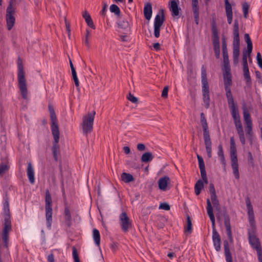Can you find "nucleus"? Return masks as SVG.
<instances>
[{"instance_id":"8","label":"nucleus","mask_w":262,"mask_h":262,"mask_svg":"<svg viewBox=\"0 0 262 262\" xmlns=\"http://www.w3.org/2000/svg\"><path fill=\"white\" fill-rule=\"evenodd\" d=\"M230 156L231 162V166L233 169V173L235 178L238 180L239 179V173L238 170L237 149L233 137H231L230 138Z\"/></svg>"},{"instance_id":"57","label":"nucleus","mask_w":262,"mask_h":262,"mask_svg":"<svg viewBox=\"0 0 262 262\" xmlns=\"http://www.w3.org/2000/svg\"><path fill=\"white\" fill-rule=\"evenodd\" d=\"M107 7V4L104 3L103 4V6L101 12L102 15H103V16L105 15Z\"/></svg>"},{"instance_id":"60","label":"nucleus","mask_w":262,"mask_h":262,"mask_svg":"<svg viewBox=\"0 0 262 262\" xmlns=\"http://www.w3.org/2000/svg\"><path fill=\"white\" fill-rule=\"evenodd\" d=\"M89 35V31L88 30H86V34L85 36V39L84 41V43L85 45H86L88 47H90V43L88 40V36Z\"/></svg>"},{"instance_id":"41","label":"nucleus","mask_w":262,"mask_h":262,"mask_svg":"<svg viewBox=\"0 0 262 262\" xmlns=\"http://www.w3.org/2000/svg\"><path fill=\"white\" fill-rule=\"evenodd\" d=\"M225 9L226 15L233 14L232 6L228 0H225Z\"/></svg>"},{"instance_id":"51","label":"nucleus","mask_w":262,"mask_h":262,"mask_svg":"<svg viewBox=\"0 0 262 262\" xmlns=\"http://www.w3.org/2000/svg\"><path fill=\"white\" fill-rule=\"evenodd\" d=\"M128 99L133 103H137L138 102V98L132 95L130 93H129L127 97Z\"/></svg>"},{"instance_id":"11","label":"nucleus","mask_w":262,"mask_h":262,"mask_svg":"<svg viewBox=\"0 0 262 262\" xmlns=\"http://www.w3.org/2000/svg\"><path fill=\"white\" fill-rule=\"evenodd\" d=\"M15 1L16 0H10L6 9V20L7 28L9 31L13 28L15 23V17L14 16L15 8L14 7Z\"/></svg>"},{"instance_id":"49","label":"nucleus","mask_w":262,"mask_h":262,"mask_svg":"<svg viewBox=\"0 0 262 262\" xmlns=\"http://www.w3.org/2000/svg\"><path fill=\"white\" fill-rule=\"evenodd\" d=\"M248 161L249 164L253 166L254 165V159L251 152L249 151L248 152Z\"/></svg>"},{"instance_id":"29","label":"nucleus","mask_w":262,"mask_h":262,"mask_svg":"<svg viewBox=\"0 0 262 262\" xmlns=\"http://www.w3.org/2000/svg\"><path fill=\"white\" fill-rule=\"evenodd\" d=\"M217 155L222 164L225 167L226 165V160L224 156V150L222 144L219 145L217 147Z\"/></svg>"},{"instance_id":"7","label":"nucleus","mask_w":262,"mask_h":262,"mask_svg":"<svg viewBox=\"0 0 262 262\" xmlns=\"http://www.w3.org/2000/svg\"><path fill=\"white\" fill-rule=\"evenodd\" d=\"M233 34V60L234 63H237L238 61V57L240 53L239 25L238 21L237 19L234 20Z\"/></svg>"},{"instance_id":"13","label":"nucleus","mask_w":262,"mask_h":262,"mask_svg":"<svg viewBox=\"0 0 262 262\" xmlns=\"http://www.w3.org/2000/svg\"><path fill=\"white\" fill-rule=\"evenodd\" d=\"M96 112L93 111L83 118L82 129L83 133L87 135L91 133L93 128V123Z\"/></svg>"},{"instance_id":"53","label":"nucleus","mask_w":262,"mask_h":262,"mask_svg":"<svg viewBox=\"0 0 262 262\" xmlns=\"http://www.w3.org/2000/svg\"><path fill=\"white\" fill-rule=\"evenodd\" d=\"M244 77L246 80V82L247 84H250L251 83V78L249 72H247L246 73H244Z\"/></svg>"},{"instance_id":"55","label":"nucleus","mask_w":262,"mask_h":262,"mask_svg":"<svg viewBox=\"0 0 262 262\" xmlns=\"http://www.w3.org/2000/svg\"><path fill=\"white\" fill-rule=\"evenodd\" d=\"M244 38H245V41L246 42L247 45H252V42L251 41V39L250 38V37L249 34H248V33L245 34Z\"/></svg>"},{"instance_id":"38","label":"nucleus","mask_w":262,"mask_h":262,"mask_svg":"<svg viewBox=\"0 0 262 262\" xmlns=\"http://www.w3.org/2000/svg\"><path fill=\"white\" fill-rule=\"evenodd\" d=\"M110 10L112 13H114L117 16H120L121 14L120 9L115 4L111 5L110 7Z\"/></svg>"},{"instance_id":"31","label":"nucleus","mask_w":262,"mask_h":262,"mask_svg":"<svg viewBox=\"0 0 262 262\" xmlns=\"http://www.w3.org/2000/svg\"><path fill=\"white\" fill-rule=\"evenodd\" d=\"M4 217V227L3 229H11V221L10 214L3 215Z\"/></svg>"},{"instance_id":"24","label":"nucleus","mask_w":262,"mask_h":262,"mask_svg":"<svg viewBox=\"0 0 262 262\" xmlns=\"http://www.w3.org/2000/svg\"><path fill=\"white\" fill-rule=\"evenodd\" d=\"M143 12L145 18L148 20H150L151 17L152 13V5L150 3L148 2L145 4Z\"/></svg>"},{"instance_id":"21","label":"nucleus","mask_w":262,"mask_h":262,"mask_svg":"<svg viewBox=\"0 0 262 262\" xmlns=\"http://www.w3.org/2000/svg\"><path fill=\"white\" fill-rule=\"evenodd\" d=\"M192 9L194 16V19L196 25L199 23V6L198 0H192Z\"/></svg>"},{"instance_id":"59","label":"nucleus","mask_w":262,"mask_h":262,"mask_svg":"<svg viewBox=\"0 0 262 262\" xmlns=\"http://www.w3.org/2000/svg\"><path fill=\"white\" fill-rule=\"evenodd\" d=\"M258 259L259 262H262V249L257 250Z\"/></svg>"},{"instance_id":"48","label":"nucleus","mask_w":262,"mask_h":262,"mask_svg":"<svg viewBox=\"0 0 262 262\" xmlns=\"http://www.w3.org/2000/svg\"><path fill=\"white\" fill-rule=\"evenodd\" d=\"M72 74L73 79L75 82V84L77 88H78L79 87V80H78V77L77 75V73L76 72L73 73H72Z\"/></svg>"},{"instance_id":"28","label":"nucleus","mask_w":262,"mask_h":262,"mask_svg":"<svg viewBox=\"0 0 262 262\" xmlns=\"http://www.w3.org/2000/svg\"><path fill=\"white\" fill-rule=\"evenodd\" d=\"M82 16L84 18L88 26L92 29H95V26L89 13L87 11H85L82 14Z\"/></svg>"},{"instance_id":"43","label":"nucleus","mask_w":262,"mask_h":262,"mask_svg":"<svg viewBox=\"0 0 262 262\" xmlns=\"http://www.w3.org/2000/svg\"><path fill=\"white\" fill-rule=\"evenodd\" d=\"M209 191L210 194V198L217 196L214 185L212 183H210L209 184Z\"/></svg>"},{"instance_id":"16","label":"nucleus","mask_w":262,"mask_h":262,"mask_svg":"<svg viewBox=\"0 0 262 262\" xmlns=\"http://www.w3.org/2000/svg\"><path fill=\"white\" fill-rule=\"evenodd\" d=\"M249 241L251 247L256 251L261 249L260 242L254 233V230L249 231Z\"/></svg>"},{"instance_id":"12","label":"nucleus","mask_w":262,"mask_h":262,"mask_svg":"<svg viewBox=\"0 0 262 262\" xmlns=\"http://www.w3.org/2000/svg\"><path fill=\"white\" fill-rule=\"evenodd\" d=\"M45 210L47 227L50 228L52 222V199L48 189L46 190Z\"/></svg>"},{"instance_id":"30","label":"nucleus","mask_w":262,"mask_h":262,"mask_svg":"<svg viewBox=\"0 0 262 262\" xmlns=\"http://www.w3.org/2000/svg\"><path fill=\"white\" fill-rule=\"evenodd\" d=\"M224 246L227 262H233L232 255L230 251L229 246L227 241L224 242Z\"/></svg>"},{"instance_id":"17","label":"nucleus","mask_w":262,"mask_h":262,"mask_svg":"<svg viewBox=\"0 0 262 262\" xmlns=\"http://www.w3.org/2000/svg\"><path fill=\"white\" fill-rule=\"evenodd\" d=\"M119 219L122 229H128L132 228V221L125 212L120 214Z\"/></svg>"},{"instance_id":"63","label":"nucleus","mask_w":262,"mask_h":262,"mask_svg":"<svg viewBox=\"0 0 262 262\" xmlns=\"http://www.w3.org/2000/svg\"><path fill=\"white\" fill-rule=\"evenodd\" d=\"M227 18V21L229 24H231L232 22L233 14L232 15H226Z\"/></svg>"},{"instance_id":"58","label":"nucleus","mask_w":262,"mask_h":262,"mask_svg":"<svg viewBox=\"0 0 262 262\" xmlns=\"http://www.w3.org/2000/svg\"><path fill=\"white\" fill-rule=\"evenodd\" d=\"M137 149L139 151H143L145 149V146L143 143H139L137 145Z\"/></svg>"},{"instance_id":"39","label":"nucleus","mask_w":262,"mask_h":262,"mask_svg":"<svg viewBox=\"0 0 262 262\" xmlns=\"http://www.w3.org/2000/svg\"><path fill=\"white\" fill-rule=\"evenodd\" d=\"M250 5L247 2H245L242 4V9L244 13V16L245 18H247L248 17L249 9Z\"/></svg>"},{"instance_id":"26","label":"nucleus","mask_w":262,"mask_h":262,"mask_svg":"<svg viewBox=\"0 0 262 262\" xmlns=\"http://www.w3.org/2000/svg\"><path fill=\"white\" fill-rule=\"evenodd\" d=\"M170 179L168 176H165L159 180L158 185L160 189L162 190H166L167 189V184Z\"/></svg>"},{"instance_id":"52","label":"nucleus","mask_w":262,"mask_h":262,"mask_svg":"<svg viewBox=\"0 0 262 262\" xmlns=\"http://www.w3.org/2000/svg\"><path fill=\"white\" fill-rule=\"evenodd\" d=\"M9 169V166L6 164H0V174Z\"/></svg>"},{"instance_id":"14","label":"nucleus","mask_w":262,"mask_h":262,"mask_svg":"<svg viewBox=\"0 0 262 262\" xmlns=\"http://www.w3.org/2000/svg\"><path fill=\"white\" fill-rule=\"evenodd\" d=\"M245 203L247 207L248 220L250 227L251 228V229H256V226L253 208L249 196H247L245 198Z\"/></svg>"},{"instance_id":"40","label":"nucleus","mask_w":262,"mask_h":262,"mask_svg":"<svg viewBox=\"0 0 262 262\" xmlns=\"http://www.w3.org/2000/svg\"><path fill=\"white\" fill-rule=\"evenodd\" d=\"M210 199L211 200L213 207L215 208V209L217 211H220L221 209V207H220L219 201L217 199V196L210 198Z\"/></svg>"},{"instance_id":"47","label":"nucleus","mask_w":262,"mask_h":262,"mask_svg":"<svg viewBox=\"0 0 262 262\" xmlns=\"http://www.w3.org/2000/svg\"><path fill=\"white\" fill-rule=\"evenodd\" d=\"M160 26H154V36L156 38H158L160 36V29H161Z\"/></svg>"},{"instance_id":"6","label":"nucleus","mask_w":262,"mask_h":262,"mask_svg":"<svg viewBox=\"0 0 262 262\" xmlns=\"http://www.w3.org/2000/svg\"><path fill=\"white\" fill-rule=\"evenodd\" d=\"M201 83L202 89L203 101L204 106L208 108L210 105L209 86L207 80L206 69L204 65L201 68Z\"/></svg>"},{"instance_id":"9","label":"nucleus","mask_w":262,"mask_h":262,"mask_svg":"<svg viewBox=\"0 0 262 262\" xmlns=\"http://www.w3.org/2000/svg\"><path fill=\"white\" fill-rule=\"evenodd\" d=\"M211 26L213 37L212 44L213 46V49L216 58L219 59L220 57V37L219 35V32L215 17H213L211 21Z\"/></svg>"},{"instance_id":"35","label":"nucleus","mask_w":262,"mask_h":262,"mask_svg":"<svg viewBox=\"0 0 262 262\" xmlns=\"http://www.w3.org/2000/svg\"><path fill=\"white\" fill-rule=\"evenodd\" d=\"M154 159V156L150 152L144 153L141 157V161L143 162L147 163L151 161Z\"/></svg>"},{"instance_id":"19","label":"nucleus","mask_w":262,"mask_h":262,"mask_svg":"<svg viewBox=\"0 0 262 262\" xmlns=\"http://www.w3.org/2000/svg\"><path fill=\"white\" fill-rule=\"evenodd\" d=\"M169 10L173 17L180 16L181 8L179 7V0H170Z\"/></svg>"},{"instance_id":"10","label":"nucleus","mask_w":262,"mask_h":262,"mask_svg":"<svg viewBox=\"0 0 262 262\" xmlns=\"http://www.w3.org/2000/svg\"><path fill=\"white\" fill-rule=\"evenodd\" d=\"M244 121L246 123V136L250 144L252 145L254 141V134L253 131V123L251 115L248 111L244 108L243 112Z\"/></svg>"},{"instance_id":"15","label":"nucleus","mask_w":262,"mask_h":262,"mask_svg":"<svg viewBox=\"0 0 262 262\" xmlns=\"http://www.w3.org/2000/svg\"><path fill=\"white\" fill-rule=\"evenodd\" d=\"M226 40V37L223 36L222 37V51L224 58V68L223 69L230 68Z\"/></svg>"},{"instance_id":"5","label":"nucleus","mask_w":262,"mask_h":262,"mask_svg":"<svg viewBox=\"0 0 262 262\" xmlns=\"http://www.w3.org/2000/svg\"><path fill=\"white\" fill-rule=\"evenodd\" d=\"M200 122L203 128L204 144L207 156L209 158H211L212 157V142L208 123L203 112L200 114Z\"/></svg>"},{"instance_id":"23","label":"nucleus","mask_w":262,"mask_h":262,"mask_svg":"<svg viewBox=\"0 0 262 262\" xmlns=\"http://www.w3.org/2000/svg\"><path fill=\"white\" fill-rule=\"evenodd\" d=\"M212 239L213 242V245L215 250L217 251H219L221 249V238L219 234L217 232V230H213L212 233Z\"/></svg>"},{"instance_id":"61","label":"nucleus","mask_w":262,"mask_h":262,"mask_svg":"<svg viewBox=\"0 0 262 262\" xmlns=\"http://www.w3.org/2000/svg\"><path fill=\"white\" fill-rule=\"evenodd\" d=\"M255 75L256 77L259 80H260V83H262L261 75L260 72L258 71H256L255 72Z\"/></svg>"},{"instance_id":"22","label":"nucleus","mask_w":262,"mask_h":262,"mask_svg":"<svg viewBox=\"0 0 262 262\" xmlns=\"http://www.w3.org/2000/svg\"><path fill=\"white\" fill-rule=\"evenodd\" d=\"M207 212L209 215L210 219L212 224L213 229H214L215 226V217L213 212V208L212 207L211 203L209 198L207 199Z\"/></svg>"},{"instance_id":"44","label":"nucleus","mask_w":262,"mask_h":262,"mask_svg":"<svg viewBox=\"0 0 262 262\" xmlns=\"http://www.w3.org/2000/svg\"><path fill=\"white\" fill-rule=\"evenodd\" d=\"M72 252H73V257L74 260V262H76L80 260L79 257L78 255V253L77 252V250L75 247L73 246L72 247Z\"/></svg>"},{"instance_id":"3","label":"nucleus","mask_w":262,"mask_h":262,"mask_svg":"<svg viewBox=\"0 0 262 262\" xmlns=\"http://www.w3.org/2000/svg\"><path fill=\"white\" fill-rule=\"evenodd\" d=\"M64 201V208L63 213L64 222L68 228H71L73 224H78L81 221V218L78 211H71L67 200L66 192L62 193Z\"/></svg>"},{"instance_id":"25","label":"nucleus","mask_w":262,"mask_h":262,"mask_svg":"<svg viewBox=\"0 0 262 262\" xmlns=\"http://www.w3.org/2000/svg\"><path fill=\"white\" fill-rule=\"evenodd\" d=\"M3 215L10 214L9 197L7 193L3 196Z\"/></svg>"},{"instance_id":"37","label":"nucleus","mask_w":262,"mask_h":262,"mask_svg":"<svg viewBox=\"0 0 262 262\" xmlns=\"http://www.w3.org/2000/svg\"><path fill=\"white\" fill-rule=\"evenodd\" d=\"M118 25L120 28H121L124 30H127L128 29L129 30L130 29L129 22L125 19H123V20L120 21Z\"/></svg>"},{"instance_id":"56","label":"nucleus","mask_w":262,"mask_h":262,"mask_svg":"<svg viewBox=\"0 0 262 262\" xmlns=\"http://www.w3.org/2000/svg\"><path fill=\"white\" fill-rule=\"evenodd\" d=\"M48 262H55L54 255L53 253L50 254L47 257Z\"/></svg>"},{"instance_id":"54","label":"nucleus","mask_w":262,"mask_h":262,"mask_svg":"<svg viewBox=\"0 0 262 262\" xmlns=\"http://www.w3.org/2000/svg\"><path fill=\"white\" fill-rule=\"evenodd\" d=\"M168 86H166L164 88L162 93L161 94V96L163 98H167L168 96Z\"/></svg>"},{"instance_id":"18","label":"nucleus","mask_w":262,"mask_h":262,"mask_svg":"<svg viewBox=\"0 0 262 262\" xmlns=\"http://www.w3.org/2000/svg\"><path fill=\"white\" fill-rule=\"evenodd\" d=\"M197 158L199 162V168L200 169L201 176L203 180L202 181L205 184H207L208 183V180L205 170V166L204 160L203 158L199 155H197Z\"/></svg>"},{"instance_id":"46","label":"nucleus","mask_w":262,"mask_h":262,"mask_svg":"<svg viewBox=\"0 0 262 262\" xmlns=\"http://www.w3.org/2000/svg\"><path fill=\"white\" fill-rule=\"evenodd\" d=\"M159 208L168 211L170 210V206L167 203L164 202L160 204Z\"/></svg>"},{"instance_id":"27","label":"nucleus","mask_w":262,"mask_h":262,"mask_svg":"<svg viewBox=\"0 0 262 262\" xmlns=\"http://www.w3.org/2000/svg\"><path fill=\"white\" fill-rule=\"evenodd\" d=\"M27 176L29 181L31 184H34L35 182L34 171L32 164L30 162L28 164Z\"/></svg>"},{"instance_id":"2","label":"nucleus","mask_w":262,"mask_h":262,"mask_svg":"<svg viewBox=\"0 0 262 262\" xmlns=\"http://www.w3.org/2000/svg\"><path fill=\"white\" fill-rule=\"evenodd\" d=\"M48 108L50 112V117L51 121V129L54 138L53 146L52 147V151L54 160L56 162H57L58 154L60 152V147L58 144L60 138V133L58 124V120L54 111V107L51 104H49Z\"/></svg>"},{"instance_id":"42","label":"nucleus","mask_w":262,"mask_h":262,"mask_svg":"<svg viewBox=\"0 0 262 262\" xmlns=\"http://www.w3.org/2000/svg\"><path fill=\"white\" fill-rule=\"evenodd\" d=\"M224 224L226 226V229H231L230 217L229 215L224 214Z\"/></svg>"},{"instance_id":"20","label":"nucleus","mask_w":262,"mask_h":262,"mask_svg":"<svg viewBox=\"0 0 262 262\" xmlns=\"http://www.w3.org/2000/svg\"><path fill=\"white\" fill-rule=\"evenodd\" d=\"M165 19L164 10L160 9L158 13L156 15L155 21L154 26L161 27L163 24Z\"/></svg>"},{"instance_id":"62","label":"nucleus","mask_w":262,"mask_h":262,"mask_svg":"<svg viewBox=\"0 0 262 262\" xmlns=\"http://www.w3.org/2000/svg\"><path fill=\"white\" fill-rule=\"evenodd\" d=\"M153 47L156 51H158L160 50V44L159 42L154 43Z\"/></svg>"},{"instance_id":"34","label":"nucleus","mask_w":262,"mask_h":262,"mask_svg":"<svg viewBox=\"0 0 262 262\" xmlns=\"http://www.w3.org/2000/svg\"><path fill=\"white\" fill-rule=\"evenodd\" d=\"M121 179L122 181L125 183H129L134 180V178L130 173L123 172L121 175Z\"/></svg>"},{"instance_id":"32","label":"nucleus","mask_w":262,"mask_h":262,"mask_svg":"<svg viewBox=\"0 0 262 262\" xmlns=\"http://www.w3.org/2000/svg\"><path fill=\"white\" fill-rule=\"evenodd\" d=\"M9 231L10 230H3V233L2 235V239L4 243L5 248H8L9 241Z\"/></svg>"},{"instance_id":"50","label":"nucleus","mask_w":262,"mask_h":262,"mask_svg":"<svg viewBox=\"0 0 262 262\" xmlns=\"http://www.w3.org/2000/svg\"><path fill=\"white\" fill-rule=\"evenodd\" d=\"M252 49H253V45H247V49L246 50H244L243 53H246V55H247L248 56L250 55V54L252 52Z\"/></svg>"},{"instance_id":"64","label":"nucleus","mask_w":262,"mask_h":262,"mask_svg":"<svg viewBox=\"0 0 262 262\" xmlns=\"http://www.w3.org/2000/svg\"><path fill=\"white\" fill-rule=\"evenodd\" d=\"M123 150L126 154H129L130 152V149L128 146H124L123 147Z\"/></svg>"},{"instance_id":"1","label":"nucleus","mask_w":262,"mask_h":262,"mask_svg":"<svg viewBox=\"0 0 262 262\" xmlns=\"http://www.w3.org/2000/svg\"><path fill=\"white\" fill-rule=\"evenodd\" d=\"M223 79L226 96L229 110L234 123L235 126L236 132L238 135L239 139L243 145L246 144V139L243 129L242 123L239 113V110L237 103L234 101L231 92V87L232 84V74L231 68L223 69Z\"/></svg>"},{"instance_id":"33","label":"nucleus","mask_w":262,"mask_h":262,"mask_svg":"<svg viewBox=\"0 0 262 262\" xmlns=\"http://www.w3.org/2000/svg\"><path fill=\"white\" fill-rule=\"evenodd\" d=\"M204 182L202 180H199L195 184L194 191L196 195L200 194L201 190L204 188Z\"/></svg>"},{"instance_id":"36","label":"nucleus","mask_w":262,"mask_h":262,"mask_svg":"<svg viewBox=\"0 0 262 262\" xmlns=\"http://www.w3.org/2000/svg\"><path fill=\"white\" fill-rule=\"evenodd\" d=\"M93 237L96 245L100 247V234L99 230H93Z\"/></svg>"},{"instance_id":"4","label":"nucleus","mask_w":262,"mask_h":262,"mask_svg":"<svg viewBox=\"0 0 262 262\" xmlns=\"http://www.w3.org/2000/svg\"><path fill=\"white\" fill-rule=\"evenodd\" d=\"M17 79L18 86L20 90L21 96L23 99L27 98L28 90L27 86V81L25 78V72L23 61L20 57L17 59Z\"/></svg>"},{"instance_id":"45","label":"nucleus","mask_w":262,"mask_h":262,"mask_svg":"<svg viewBox=\"0 0 262 262\" xmlns=\"http://www.w3.org/2000/svg\"><path fill=\"white\" fill-rule=\"evenodd\" d=\"M192 225L191 222V219L189 215H187V225L185 227L184 229H192Z\"/></svg>"}]
</instances>
